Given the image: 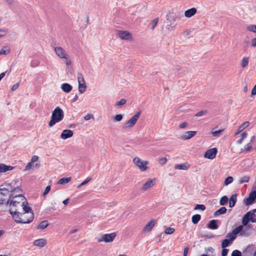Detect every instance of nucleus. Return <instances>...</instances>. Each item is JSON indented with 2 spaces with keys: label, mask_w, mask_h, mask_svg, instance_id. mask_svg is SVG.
Wrapping results in <instances>:
<instances>
[{
  "label": "nucleus",
  "mask_w": 256,
  "mask_h": 256,
  "mask_svg": "<svg viewBox=\"0 0 256 256\" xmlns=\"http://www.w3.org/2000/svg\"><path fill=\"white\" fill-rule=\"evenodd\" d=\"M50 186H48L46 188L44 191L43 192L42 196H44V198H45L46 196L50 192Z\"/></svg>",
  "instance_id": "09e8293b"
},
{
  "label": "nucleus",
  "mask_w": 256,
  "mask_h": 256,
  "mask_svg": "<svg viewBox=\"0 0 256 256\" xmlns=\"http://www.w3.org/2000/svg\"><path fill=\"white\" fill-rule=\"evenodd\" d=\"M190 164L188 162H185L180 164H176L174 165V168L176 170H187L190 168Z\"/></svg>",
  "instance_id": "aec40b11"
},
{
  "label": "nucleus",
  "mask_w": 256,
  "mask_h": 256,
  "mask_svg": "<svg viewBox=\"0 0 256 256\" xmlns=\"http://www.w3.org/2000/svg\"><path fill=\"white\" fill-rule=\"evenodd\" d=\"M250 124L249 122H244L240 126L238 127L237 130L235 132V135H237L239 134L240 132L244 130Z\"/></svg>",
  "instance_id": "4be33fe9"
},
{
  "label": "nucleus",
  "mask_w": 256,
  "mask_h": 256,
  "mask_svg": "<svg viewBox=\"0 0 256 256\" xmlns=\"http://www.w3.org/2000/svg\"><path fill=\"white\" fill-rule=\"evenodd\" d=\"M206 209V206L204 204H196L194 208V210H204Z\"/></svg>",
  "instance_id": "8fccbe9b"
},
{
  "label": "nucleus",
  "mask_w": 256,
  "mask_h": 256,
  "mask_svg": "<svg viewBox=\"0 0 256 256\" xmlns=\"http://www.w3.org/2000/svg\"><path fill=\"white\" fill-rule=\"evenodd\" d=\"M218 225L216 224V220H212L210 221L208 224V228L212 230H216L218 228Z\"/></svg>",
  "instance_id": "393cba45"
},
{
  "label": "nucleus",
  "mask_w": 256,
  "mask_h": 256,
  "mask_svg": "<svg viewBox=\"0 0 256 256\" xmlns=\"http://www.w3.org/2000/svg\"><path fill=\"white\" fill-rule=\"evenodd\" d=\"M92 118H93V116H92V114H87L84 116V120H89L91 119Z\"/></svg>",
  "instance_id": "bf43d9fd"
},
{
  "label": "nucleus",
  "mask_w": 256,
  "mask_h": 256,
  "mask_svg": "<svg viewBox=\"0 0 256 256\" xmlns=\"http://www.w3.org/2000/svg\"><path fill=\"white\" fill-rule=\"evenodd\" d=\"M244 149L246 152H248L252 149V147L250 144H247L244 146Z\"/></svg>",
  "instance_id": "6e6d98bb"
},
{
  "label": "nucleus",
  "mask_w": 256,
  "mask_h": 256,
  "mask_svg": "<svg viewBox=\"0 0 256 256\" xmlns=\"http://www.w3.org/2000/svg\"><path fill=\"white\" fill-rule=\"evenodd\" d=\"M201 216L200 214H196L194 216H192V222L196 224L198 223V222L200 220Z\"/></svg>",
  "instance_id": "a878e982"
},
{
  "label": "nucleus",
  "mask_w": 256,
  "mask_h": 256,
  "mask_svg": "<svg viewBox=\"0 0 256 256\" xmlns=\"http://www.w3.org/2000/svg\"><path fill=\"white\" fill-rule=\"evenodd\" d=\"M256 200V190L251 192L248 198L244 200L246 205L248 206L252 204Z\"/></svg>",
  "instance_id": "9d476101"
},
{
  "label": "nucleus",
  "mask_w": 256,
  "mask_h": 256,
  "mask_svg": "<svg viewBox=\"0 0 256 256\" xmlns=\"http://www.w3.org/2000/svg\"><path fill=\"white\" fill-rule=\"evenodd\" d=\"M38 166L37 164H34L32 162H30L27 166H26L25 169L24 170L25 171L29 170L30 169H34Z\"/></svg>",
  "instance_id": "c85d7f7f"
},
{
  "label": "nucleus",
  "mask_w": 256,
  "mask_h": 256,
  "mask_svg": "<svg viewBox=\"0 0 256 256\" xmlns=\"http://www.w3.org/2000/svg\"><path fill=\"white\" fill-rule=\"evenodd\" d=\"M20 212V210H17L16 212L10 213L14 220L18 223L28 224L34 219V214L32 210L28 212L23 211Z\"/></svg>",
  "instance_id": "7ed1b4c3"
},
{
  "label": "nucleus",
  "mask_w": 256,
  "mask_h": 256,
  "mask_svg": "<svg viewBox=\"0 0 256 256\" xmlns=\"http://www.w3.org/2000/svg\"><path fill=\"white\" fill-rule=\"evenodd\" d=\"M118 34L122 40H128L132 38V34L128 31L120 30L118 32Z\"/></svg>",
  "instance_id": "f8f14e48"
},
{
  "label": "nucleus",
  "mask_w": 256,
  "mask_h": 256,
  "mask_svg": "<svg viewBox=\"0 0 256 256\" xmlns=\"http://www.w3.org/2000/svg\"><path fill=\"white\" fill-rule=\"evenodd\" d=\"M233 182V178L232 176H230L227 177L224 182V184L226 186H228L229 184H230Z\"/></svg>",
  "instance_id": "ea45409f"
},
{
  "label": "nucleus",
  "mask_w": 256,
  "mask_h": 256,
  "mask_svg": "<svg viewBox=\"0 0 256 256\" xmlns=\"http://www.w3.org/2000/svg\"><path fill=\"white\" fill-rule=\"evenodd\" d=\"M197 10L195 8H190L184 12V16L186 18H190L194 16L196 13Z\"/></svg>",
  "instance_id": "f3484780"
},
{
  "label": "nucleus",
  "mask_w": 256,
  "mask_h": 256,
  "mask_svg": "<svg viewBox=\"0 0 256 256\" xmlns=\"http://www.w3.org/2000/svg\"><path fill=\"white\" fill-rule=\"evenodd\" d=\"M248 136V134L246 132H244L240 136V138L237 140L238 144H242L244 139H245Z\"/></svg>",
  "instance_id": "473e14b6"
},
{
  "label": "nucleus",
  "mask_w": 256,
  "mask_h": 256,
  "mask_svg": "<svg viewBox=\"0 0 256 256\" xmlns=\"http://www.w3.org/2000/svg\"><path fill=\"white\" fill-rule=\"evenodd\" d=\"M243 228V226H242L240 225V226H238L236 227V228H235L233 230H232V232L236 234V235L237 234H238V233H240L242 230Z\"/></svg>",
  "instance_id": "79ce46f5"
},
{
  "label": "nucleus",
  "mask_w": 256,
  "mask_h": 256,
  "mask_svg": "<svg viewBox=\"0 0 256 256\" xmlns=\"http://www.w3.org/2000/svg\"><path fill=\"white\" fill-rule=\"evenodd\" d=\"M46 244V240L44 238L36 240L34 242V244L40 248L44 247Z\"/></svg>",
  "instance_id": "a211bd4d"
},
{
  "label": "nucleus",
  "mask_w": 256,
  "mask_h": 256,
  "mask_svg": "<svg viewBox=\"0 0 256 256\" xmlns=\"http://www.w3.org/2000/svg\"><path fill=\"white\" fill-rule=\"evenodd\" d=\"M158 18H156L154 19L152 22L151 25H152V30H154V28L155 26H156V24L158 22Z\"/></svg>",
  "instance_id": "603ef678"
},
{
  "label": "nucleus",
  "mask_w": 256,
  "mask_h": 256,
  "mask_svg": "<svg viewBox=\"0 0 256 256\" xmlns=\"http://www.w3.org/2000/svg\"><path fill=\"white\" fill-rule=\"evenodd\" d=\"M10 50L7 48L6 47H4L0 50V54H7L10 53Z\"/></svg>",
  "instance_id": "a18cd8bd"
},
{
  "label": "nucleus",
  "mask_w": 256,
  "mask_h": 256,
  "mask_svg": "<svg viewBox=\"0 0 256 256\" xmlns=\"http://www.w3.org/2000/svg\"><path fill=\"white\" fill-rule=\"evenodd\" d=\"M74 132L72 130H64L61 134L60 138L63 140H66L72 137L73 136Z\"/></svg>",
  "instance_id": "2eb2a0df"
},
{
  "label": "nucleus",
  "mask_w": 256,
  "mask_h": 256,
  "mask_svg": "<svg viewBox=\"0 0 256 256\" xmlns=\"http://www.w3.org/2000/svg\"><path fill=\"white\" fill-rule=\"evenodd\" d=\"M217 152L216 148L208 150L204 154V157L208 159L212 160L216 157Z\"/></svg>",
  "instance_id": "9b49d317"
},
{
  "label": "nucleus",
  "mask_w": 256,
  "mask_h": 256,
  "mask_svg": "<svg viewBox=\"0 0 256 256\" xmlns=\"http://www.w3.org/2000/svg\"><path fill=\"white\" fill-rule=\"evenodd\" d=\"M174 228H168L165 230V233L166 234H173L174 232Z\"/></svg>",
  "instance_id": "de8ad7c7"
},
{
  "label": "nucleus",
  "mask_w": 256,
  "mask_h": 256,
  "mask_svg": "<svg viewBox=\"0 0 256 256\" xmlns=\"http://www.w3.org/2000/svg\"><path fill=\"white\" fill-rule=\"evenodd\" d=\"M231 256H242V253L240 250H236L232 252Z\"/></svg>",
  "instance_id": "3c124183"
},
{
  "label": "nucleus",
  "mask_w": 256,
  "mask_h": 256,
  "mask_svg": "<svg viewBox=\"0 0 256 256\" xmlns=\"http://www.w3.org/2000/svg\"><path fill=\"white\" fill-rule=\"evenodd\" d=\"M156 224V220H152L150 222H149L144 228V232H150L152 228H154V225Z\"/></svg>",
  "instance_id": "dca6fc26"
},
{
  "label": "nucleus",
  "mask_w": 256,
  "mask_h": 256,
  "mask_svg": "<svg viewBox=\"0 0 256 256\" xmlns=\"http://www.w3.org/2000/svg\"><path fill=\"white\" fill-rule=\"evenodd\" d=\"M14 167L10 166H6L4 164L0 163V173L6 172L8 171L12 170Z\"/></svg>",
  "instance_id": "6ab92c4d"
},
{
  "label": "nucleus",
  "mask_w": 256,
  "mask_h": 256,
  "mask_svg": "<svg viewBox=\"0 0 256 256\" xmlns=\"http://www.w3.org/2000/svg\"><path fill=\"white\" fill-rule=\"evenodd\" d=\"M19 86V84L18 83H16V84H14L12 87V90H16Z\"/></svg>",
  "instance_id": "0e129e2a"
},
{
  "label": "nucleus",
  "mask_w": 256,
  "mask_h": 256,
  "mask_svg": "<svg viewBox=\"0 0 256 256\" xmlns=\"http://www.w3.org/2000/svg\"><path fill=\"white\" fill-rule=\"evenodd\" d=\"M228 198L226 196H223L220 200V204L221 206H224L228 202Z\"/></svg>",
  "instance_id": "2f4dec72"
},
{
  "label": "nucleus",
  "mask_w": 256,
  "mask_h": 256,
  "mask_svg": "<svg viewBox=\"0 0 256 256\" xmlns=\"http://www.w3.org/2000/svg\"><path fill=\"white\" fill-rule=\"evenodd\" d=\"M154 184V180L148 179L142 187V190L146 191L151 188Z\"/></svg>",
  "instance_id": "ddd939ff"
},
{
  "label": "nucleus",
  "mask_w": 256,
  "mask_h": 256,
  "mask_svg": "<svg viewBox=\"0 0 256 256\" xmlns=\"http://www.w3.org/2000/svg\"><path fill=\"white\" fill-rule=\"evenodd\" d=\"M232 242L229 240L228 239L224 240L222 243V248H226Z\"/></svg>",
  "instance_id": "e433bc0d"
},
{
  "label": "nucleus",
  "mask_w": 256,
  "mask_h": 256,
  "mask_svg": "<svg viewBox=\"0 0 256 256\" xmlns=\"http://www.w3.org/2000/svg\"><path fill=\"white\" fill-rule=\"evenodd\" d=\"M92 180V178L90 177L87 178L84 181H83L82 183H80L78 186V188H80L82 187V186L86 184H88L89 182H90Z\"/></svg>",
  "instance_id": "37998d69"
},
{
  "label": "nucleus",
  "mask_w": 256,
  "mask_h": 256,
  "mask_svg": "<svg viewBox=\"0 0 256 256\" xmlns=\"http://www.w3.org/2000/svg\"><path fill=\"white\" fill-rule=\"evenodd\" d=\"M228 249H226L225 248H223V250H222V256H226L228 254Z\"/></svg>",
  "instance_id": "13d9d810"
},
{
  "label": "nucleus",
  "mask_w": 256,
  "mask_h": 256,
  "mask_svg": "<svg viewBox=\"0 0 256 256\" xmlns=\"http://www.w3.org/2000/svg\"><path fill=\"white\" fill-rule=\"evenodd\" d=\"M78 99V94H76L73 99L72 100V102H76Z\"/></svg>",
  "instance_id": "774afa93"
},
{
  "label": "nucleus",
  "mask_w": 256,
  "mask_h": 256,
  "mask_svg": "<svg viewBox=\"0 0 256 256\" xmlns=\"http://www.w3.org/2000/svg\"><path fill=\"white\" fill-rule=\"evenodd\" d=\"M54 51L60 58L64 60L67 66H70L72 64V61L70 58L69 54L64 48L59 46H54Z\"/></svg>",
  "instance_id": "39448f33"
},
{
  "label": "nucleus",
  "mask_w": 256,
  "mask_h": 256,
  "mask_svg": "<svg viewBox=\"0 0 256 256\" xmlns=\"http://www.w3.org/2000/svg\"><path fill=\"white\" fill-rule=\"evenodd\" d=\"M251 222H256V209H254L247 212L242 217V224L246 226Z\"/></svg>",
  "instance_id": "423d86ee"
},
{
  "label": "nucleus",
  "mask_w": 256,
  "mask_h": 256,
  "mask_svg": "<svg viewBox=\"0 0 256 256\" xmlns=\"http://www.w3.org/2000/svg\"><path fill=\"white\" fill-rule=\"evenodd\" d=\"M256 94V84L252 88L251 92V96H253Z\"/></svg>",
  "instance_id": "052dcab7"
},
{
  "label": "nucleus",
  "mask_w": 256,
  "mask_h": 256,
  "mask_svg": "<svg viewBox=\"0 0 256 256\" xmlns=\"http://www.w3.org/2000/svg\"><path fill=\"white\" fill-rule=\"evenodd\" d=\"M214 128L212 130V135L214 137H219L220 136V133L224 131V129L219 130H214Z\"/></svg>",
  "instance_id": "f704fd0d"
},
{
  "label": "nucleus",
  "mask_w": 256,
  "mask_h": 256,
  "mask_svg": "<svg viewBox=\"0 0 256 256\" xmlns=\"http://www.w3.org/2000/svg\"><path fill=\"white\" fill-rule=\"evenodd\" d=\"M38 157L37 156H34L31 158L30 162L34 164L38 160Z\"/></svg>",
  "instance_id": "4d7b16f0"
},
{
  "label": "nucleus",
  "mask_w": 256,
  "mask_h": 256,
  "mask_svg": "<svg viewBox=\"0 0 256 256\" xmlns=\"http://www.w3.org/2000/svg\"><path fill=\"white\" fill-rule=\"evenodd\" d=\"M71 180V177H66L60 178L58 183L61 184H64L68 182Z\"/></svg>",
  "instance_id": "c756f323"
},
{
  "label": "nucleus",
  "mask_w": 256,
  "mask_h": 256,
  "mask_svg": "<svg viewBox=\"0 0 256 256\" xmlns=\"http://www.w3.org/2000/svg\"><path fill=\"white\" fill-rule=\"evenodd\" d=\"M64 117V112L60 107H56L52 112L50 120L48 122L50 127L53 126L55 124L60 122Z\"/></svg>",
  "instance_id": "20e7f679"
},
{
  "label": "nucleus",
  "mask_w": 256,
  "mask_h": 256,
  "mask_svg": "<svg viewBox=\"0 0 256 256\" xmlns=\"http://www.w3.org/2000/svg\"><path fill=\"white\" fill-rule=\"evenodd\" d=\"M40 61L37 59H34L30 62V66L34 68L38 66L40 64Z\"/></svg>",
  "instance_id": "a19ab883"
},
{
  "label": "nucleus",
  "mask_w": 256,
  "mask_h": 256,
  "mask_svg": "<svg viewBox=\"0 0 256 256\" xmlns=\"http://www.w3.org/2000/svg\"><path fill=\"white\" fill-rule=\"evenodd\" d=\"M114 119L116 121L120 122L122 119V115L120 114H117L114 116Z\"/></svg>",
  "instance_id": "5fc2aeb1"
},
{
  "label": "nucleus",
  "mask_w": 256,
  "mask_h": 256,
  "mask_svg": "<svg viewBox=\"0 0 256 256\" xmlns=\"http://www.w3.org/2000/svg\"><path fill=\"white\" fill-rule=\"evenodd\" d=\"M249 62V58L248 57H244L241 61V66L242 68H246Z\"/></svg>",
  "instance_id": "cd10ccee"
},
{
  "label": "nucleus",
  "mask_w": 256,
  "mask_h": 256,
  "mask_svg": "<svg viewBox=\"0 0 256 256\" xmlns=\"http://www.w3.org/2000/svg\"><path fill=\"white\" fill-rule=\"evenodd\" d=\"M250 180V177L248 176H244L243 177H242L239 180V184H242L244 182H248Z\"/></svg>",
  "instance_id": "c9c22d12"
},
{
  "label": "nucleus",
  "mask_w": 256,
  "mask_h": 256,
  "mask_svg": "<svg viewBox=\"0 0 256 256\" xmlns=\"http://www.w3.org/2000/svg\"><path fill=\"white\" fill-rule=\"evenodd\" d=\"M236 194H232L230 198V202H229V206L230 208H232L236 204Z\"/></svg>",
  "instance_id": "5701e85b"
},
{
  "label": "nucleus",
  "mask_w": 256,
  "mask_h": 256,
  "mask_svg": "<svg viewBox=\"0 0 256 256\" xmlns=\"http://www.w3.org/2000/svg\"><path fill=\"white\" fill-rule=\"evenodd\" d=\"M226 210L227 209L225 207H222L214 212V216H217L220 214H224L226 212Z\"/></svg>",
  "instance_id": "b1692460"
},
{
  "label": "nucleus",
  "mask_w": 256,
  "mask_h": 256,
  "mask_svg": "<svg viewBox=\"0 0 256 256\" xmlns=\"http://www.w3.org/2000/svg\"><path fill=\"white\" fill-rule=\"evenodd\" d=\"M166 160H167L166 158H162L160 159L159 162L160 164H164L166 162Z\"/></svg>",
  "instance_id": "680f3d73"
},
{
  "label": "nucleus",
  "mask_w": 256,
  "mask_h": 256,
  "mask_svg": "<svg viewBox=\"0 0 256 256\" xmlns=\"http://www.w3.org/2000/svg\"><path fill=\"white\" fill-rule=\"evenodd\" d=\"M86 84H78V92L80 94H83L86 91Z\"/></svg>",
  "instance_id": "72a5a7b5"
},
{
  "label": "nucleus",
  "mask_w": 256,
  "mask_h": 256,
  "mask_svg": "<svg viewBox=\"0 0 256 256\" xmlns=\"http://www.w3.org/2000/svg\"><path fill=\"white\" fill-rule=\"evenodd\" d=\"M116 236V234L115 233H111L108 234H104L100 236L98 238V240L99 242H112L115 237Z\"/></svg>",
  "instance_id": "1a4fd4ad"
},
{
  "label": "nucleus",
  "mask_w": 256,
  "mask_h": 256,
  "mask_svg": "<svg viewBox=\"0 0 256 256\" xmlns=\"http://www.w3.org/2000/svg\"><path fill=\"white\" fill-rule=\"evenodd\" d=\"M252 45L254 47H256V38H254L252 41Z\"/></svg>",
  "instance_id": "69168bd1"
},
{
  "label": "nucleus",
  "mask_w": 256,
  "mask_h": 256,
  "mask_svg": "<svg viewBox=\"0 0 256 256\" xmlns=\"http://www.w3.org/2000/svg\"><path fill=\"white\" fill-rule=\"evenodd\" d=\"M8 29L7 28L0 29V38L6 36L8 32Z\"/></svg>",
  "instance_id": "49530a36"
},
{
  "label": "nucleus",
  "mask_w": 256,
  "mask_h": 256,
  "mask_svg": "<svg viewBox=\"0 0 256 256\" xmlns=\"http://www.w3.org/2000/svg\"><path fill=\"white\" fill-rule=\"evenodd\" d=\"M207 113V111L206 110H201L198 113H196L195 115L196 116L198 117L204 115H205Z\"/></svg>",
  "instance_id": "864d4df0"
},
{
  "label": "nucleus",
  "mask_w": 256,
  "mask_h": 256,
  "mask_svg": "<svg viewBox=\"0 0 256 256\" xmlns=\"http://www.w3.org/2000/svg\"><path fill=\"white\" fill-rule=\"evenodd\" d=\"M196 133V131H188L186 132L183 135H182L180 137V139L184 140H187L191 138L193 136H194Z\"/></svg>",
  "instance_id": "4468645a"
},
{
  "label": "nucleus",
  "mask_w": 256,
  "mask_h": 256,
  "mask_svg": "<svg viewBox=\"0 0 256 256\" xmlns=\"http://www.w3.org/2000/svg\"><path fill=\"white\" fill-rule=\"evenodd\" d=\"M226 238H228L229 240L232 242L236 238V235L232 232L231 233L228 234Z\"/></svg>",
  "instance_id": "58836bf2"
},
{
  "label": "nucleus",
  "mask_w": 256,
  "mask_h": 256,
  "mask_svg": "<svg viewBox=\"0 0 256 256\" xmlns=\"http://www.w3.org/2000/svg\"><path fill=\"white\" fill-rule=\"evenodd\" d=\"M60 88L62 91L66 93L70 92L72 90V86L68 83L62 84L61 85Z\"/></svg>",
  "instance_id": "412c9836"
},
{
  "label": "nucleus",
  "mask_w": 256,
  "mask_h": 256,
  "mask_svg": "<svg viewBox=\"0 0 256 256\" xmlns=\"http://www.w3.org/2000/svg\"><path fill=\"white\" fill-rule=\"evenodd\" d=\"M10 202V212L14 213L18 210H23L28 212L31 208L28 206L25 198L21 194V190L19 193L14 192L12 193Z\"/></svg>",
  "instance_id": "f257e3e1"
},
{
  "label": "nucleus",
  "mask_w": 256,
  "mask_h": 256,
  "mask_svg": "<svg viewBox=\"0 0 256 256\" xmlns=\"http://www.w3.org/2000/svg\"><path fill=\"white\" fill-rule=\"evenodd\" d=\"M246 28L248 30L256 33V25L250 24L247 26Z\"/></svg>",
  "instance_id": "4c0bfd02"
},
{
  "label": "nucleus",
  "mask_w": 256,
  "mask_h": 256,
  "mask_svg": "<svg viewBox=\"0 0 256 256\" xmlns=\"http://www.w3.org/2000/svg\"><path fill=\"white\" fill-rule=\"evenodd\" d=\"M140 112H137L132 118H130L124 124V128L129 129L132 128L136 124L140 116Z\"/></svg>",
  "instance_id": "6e6552de"
},
{
  "label": "nucleus",
  "mask_w": 256,
  "mask_h": 256,
  "mask_svg": "<svg viewBox=\"0 0 256 256\" xmlns=\"http://www.w3.org/2000/svg\"><path fill=\"white\" fill-rule=\"evenodd\" d=\"M188 252V248H185L184 250V256H186Z\"/></svg>",
  "instance_id": "338daca9"
},
{
  "label": "nucleus",
  "mask_w": 256,
  "mask_h": 256,
  "mask_svg": "<svg viewBox=\"0 0 256 256\" xmlns=\"http://www.w3.org/2000/svg\"><path fill=\"white\" fill-rule=\"evenodd\" d=\"M187 126H188V123L186 122H184L180 125L179 128H186Z\"/></svg>",
  "instance_id": "e2e57ef3"
},
{
  "label": "nucleus",
  "mask_w": 256,
  "mask_h": 256,
  "mask_svg": "<svg viewBox=\"0 0 256 256\" xmlns=\"http://www.w3.org/2000/svg\"><path fill=\"white\" fill-rule=\"evenodd\" d=\"M78 84H86L84 76L81 73L78 74Z\"/></svg>",
  "instance_id": "7c9ffc66"
},
{
  "label": "nucleus",
  "mask_w": 256,
  "mask_h": 256,
  "mask_svg": "<svg viewBox=\"0 0 256 256\" xmlns=\"http://www.w3.org/2000/svg\"><path fill=\"white\" fill-rule=\"evenodd\" d=\"M20 191L18 184L16 180L6 182L0 186V204H8L12 196V193Z\"/></svg>",
  "instance_id": "f03ea898"
},
{
  "label": "nucleus",
  "mask_w": 256,
  "mask_h": 256,
  "mask_svg": "<svg viewBox=\"0 0 256 256\" xmlns=\"http://www.w3.org/2000/svg\"><path fill=\"white\" fill-rule=\"evenodd\" d=\"M133 162L141 172H144L148 168L147 165L148 164V162L142 160L138 157H135L133 160Z\"/></svg>",
  "instance_id": "0eeeda50"
},
{
  "label": "nucleus",
  "mask_w": 256,
  "mask_h": 256,
  "mask_svg": "<svg viewBox=\"0 0 256 256\" xmlns=\"http://www.w3.org/2000/svg\"><path fill=\"white\" fill-rule=\"evenodd\" d=\"M126 100L125 99H121L118 101L116 104L118 108H120L124 104L126 103Z\"/></svg>",
  "instance_id": "c03bdc74"
},
{
  "label": "nucleus",
  "mask_w": 256,
  "mask_h": 256,
  "mask_svg": "<svg viewBox=\"0 0 256 256\" xmlns=\"http://www.w3.org/2000/svg\"><path fill=\"white\" fill-rule=\"evenodd\" d=\"M49 225V222L48 220H44L38 226V229L43 230L46 228Z\"/></svg>",
  "instance_id": "bb28decb"
}]
</instances>
